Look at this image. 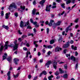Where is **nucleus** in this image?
Wrapping results in <instances>:
<instances>
[{
  "label": "nucleus",
  "instance_id": "obj_1",
  "mask_svg": "<svg viewBox=\"0 0 80 80\" xmlns=\"http://www.w3.org/2000/svg\"><path fill=\"white\" fill-rule=\"evenodd\" d=\"M13 8H14L17 9V5H15V4L14 3H12L9 6V7L8 8V10H11V9H12Z\"/></svg>",
  "mask_w": 80,
  "mask_h": 80
},
{
  "label": "nucleus",
  "instance_id": "obj_2",
  "mask_svg": "<svg viewBox=\"0 0 80 80\" xmlns=\"http://www.w3.org/2000/svg\"><path fill=\"white\" fill-rule=\"evenodd\" d=\"M17 40H16L14 42V43L15 44L14 46H13V48H14V50H17V49L18 48V44H17Z\"/></svg>",
  "mask_w": 80,
  "mask_h": 80
},
{
  "label": "nucleus",
  "instance_id": "obj_3",
  "mask_svg": "<svg viewBox=\"0 0 80 80\" xmlns=\"http://www.w3.org/2000/svg\"><path fill=\"white\" fill-rule=\"evenodd\" d=\"M32 14L35 15H40L39 13V12H37L36 13V9H33V10L32 11Z\"/></svg>",
  "mask_w": 80,
  "mask_h": 80
},
{
  "label": "nucleus",
  "instance_id": "obj_4",
  "mask_svg": "<svg viewBox=\"0 0 80 80\" xmlns=\"http://www.w3.org/2000/svg\"><path fill=\"white\" fill-rule=\"evenodd\" d=\"M52 7V5H50L49 6L47 5L46 8V10L47 12H50V9H51V7Z\"/></svg>",
  "mask_w": 80,
  "mask_h": 80
},
{
  "label": "nucleus",
  "instance_id": "obj_5",
  "mask_svg": "<svg viewBox=\"0 0 80 80\" xmlns=\"http://www.w3.org/2000/svg\"><path fill=\"white\" fill-rule=\"evenodd\" d=\"M57 62H56V61L55 60H54L53 61V66L55 68V69H56L57 68Z\"/></svg>",
  "mask_w": 80,
  "mask_h": 80
},
{
  "label": "nucleus",
  "instance_id": "obj_6",
  "mask_svg": "<svg viewBox=\"0 0 80 80\" xmlns=\"http://www.w3.org/2000/svg\"><path fill=\"white\" fill-rule=\"evenodd\" d=\"M52 61H48L46 63L45 66H47V68H48V67H49V66H50V65Z\"/></svg>",
  "mask_w": 80,
  "mask_h": 80
},
{
  "label": "nucleus",
  "instance_id": "obj_7",
  "mask_svg": "<svg viewBox=\"0 0 80 80\" xmlns=\"http://www.w3.org/2000/svg\"><path fill=\"white\" fill-rule=\"evenodd\" d=\"M44 47H45L46 48H53V46H52L51 45H49L48 46H46L45 45H44L43 46Z\"/></svg>",
  "mask_w": 80,
  "mask_h": 80
},
{
  "label": "nucleus",
  "instance_id": "obj_8",
  "mask_svg": "<svg viewBox=\"0 0 80 80\" xmlns=\"http://www.w3.org/2000/svg\"><path fill=\"white\" fill-rule=\"evenodd\" d=\"M67 44L63 45V48H67L69 47V44L70 43V42H67Z\"/></svg>",
  "mask_w": 80,
  "mask_h": 80
},
{
  "label": "nucleus",
  "instance_id": "obj_9",
  "mask_svg": "<svg viewBox=\"0 0 80 80\" xmlns=\"http://www.w3.org/2000/svg\"><path fill=\"white\" fill-rule=\"evenodd\" d=\"M5 44L4 45V47L5 48V49H4V50H7V49H8V41H7L5 42Z\"/></svg>",
  "mask_w": 80,
  "mask_h": 80
},
{
  "label": "nucleus",
  "instance_id": "obj_10",
  "mask_svg": "<svg viewBox=\"0 0 80 80\" xmlns=\"http://www.w3.org/2000/svg\"><path fill=\"white\" fill-rule=\"evenodd\" d=\"M7 54L6 53H4V55L2 56L3 59L2 61H3L4 60H5L7 58Z\"/></svg>",
  "mask_w": 80,
  "mask_h": 80
},
{
  "label": "nucleus",
  "instance_id": "obj_11",
  "mask_svg": "<svg viewBox=\"0 0 80 80\" xmlns=\"http://www.w3.org/2000/svg\"><path fill=\"white\" fill-rule=\"evenodd\" d=\"M61 23V22L60 21H58L56 23H54L53 24V25L54 26H59Z\"/></svg>",
  "mask_w": 80,
  "mask_h": 80
},
{
  "label": "nucleus",
  "instance_id": "obj_12",
  "mask_svg": "<svg viewBox=\"0 0 80 80\" xmlns=\"http://www.w3.org/2000/svg\"><path fill=\"white\" fill-rule=\"evenodd\" d=\"M71 25L69 26L68 28H66V32H68V29H69V28H70V27H72V26L73 24L72 23H71Z\"/></svg>",
  "mask_w": 80,
  "mask_h": 80
},
{
  "label": "nucleus",
  "instance_id": "obj_13",
  "mask_svg": "<svg viewBox=\"0 0 80 80\" xmlns=\"http://www.w3.org/2000/svg\"><path fill=\"white\" fill-rule=\"evenodd\" d=\"M53 22H54V21L52 20H51L50 21V22L48 24V25L49 26V27H51V26L52 25V23H53Z\"/></svg>",
  "mask_w": 80,
  "mask_h": 80
},
{
  "label": "nucleus",
  "instance_id": "obj_14",
  "mask_svg": "<svg viewBox=\"0 0 80 80\" xmlns=\"http://www.w3.org/2000/svg\"><path fill=\"white\" fill-rule=\"evenodd\" d=\"M68 59L69 60H70V59H71V60H73V61H75V57H73V56H72L71 57V58H68Z\"/></svg>",
  "mask_w": 80,
  "mask_h": 80
},
{
  "label": "nucleus",
  "instance_id": "obj_15",
  "mask_svg": "<svg viewBox=\"0 0 80 80\" xmlns=\"http://www.w3.org/2000/svg\"><path fill=\"white\" fill-rule=\"evenodd\" d=\"M14 63L16 65H18V62L19 61V60L15 58L14 59Z\"/></svg>",
  "mask_w": 80,
  "mask_h": 80
},
{
  "label": "nucleus",
  "instance_id": "obj_16",
  "mask_svg": "<svg viewBox=\"0 0 80 80\" xmlns=\"http://www.w3.org/2000/svg\"><path fill=\"white\" fill-rule=\"evenodd\" d=\"M45 2V0H42L40 2V4L42 6H43V3Z\"/></svg>",
  "mask_w": 80,
  "mask_h": 80
},
{
  "label": "nucleus",
  "instance_id": "obj_17",
  "mask_svg": "<svg viewBox=\"0 0 80 80\" xmlns=\"http://www.w3.org/2000/svg\"><path fill=\"white\" fill-rule=\"evenodd\" d=\"M71 48L72 50H77V47L75 46L74 47V46L73 45H72L71 46Z\"/></svg>",
  "mask_w": 80,
  "mask_h": 80
},
{
  "label": "nucleus",
  "instance_id": "obj_18",
  "mask_svg": "<svg viewBox=\"0 0 80 80\" xmlns=\"http://www.w3.org/2000/svg\"><path fill=\"white\" fill-rule=\"evenodd\" d=\"M33 25H35L36 27H38L39 26V24H37V22L35 21V22H33Z\"/></svg>",
  "mask_w": 80,
  "mask_h": 80
},
{
  "label": "nucleus",
  "instance_id": "obj_19",
  "mask_svg": "<svg viewBox=\"0 0 80 80\" xmlns=\"http://www.w3.org/2000/svg\"><path fill=\"white\" fill-rule=\"evenodd\" d=\"M62 50V48H60L58 47H57L55 49V52H59V50Z\"/></svg>",
  "mask_w": 80,
  "mask_h": 80
},
{
  "label": "nucleus",
  "instance_id": "obj_20",
  "mask_svg": "<svg viewBox=\"0 0 80 80\" xmlns=\"http://www.w3.org/2000/svg\"><path fill=\"white\" fill-rule=\"evenodd\" d=\"M2 27L4 28H5L6 30H8V28H9V27H8V26L5 25H3L2 26Z\"/></svg>",
  "mask_w": 80,
  "mask_h": 80
},
{
  "label": "nucleus",
  "instance_id": "obj_21",
  "mask_svg": "<svg viewBox=\"0 0 80 80\" xmlns=\"http://www.w3.org/2000/svg\"><path fill=\"white\" fill-rule=\"evenodd\" d=\"M4 47V46H1V47L0 48V54L2 53V50H3Z\"/></svg>",
  "mask_w": 80,
  "mask_h": 80
},
{
  "label": "nucleus",
  "instance_id": "obj_22",
  "mask_svg": "<svg viewBox=\"0 0 80 80\" xmlns=\"http://www.w3.org/2000/svg\"><path fill=\"white\" fill-rule=\"evenodd\" d=\"M20 27H21V28H23V21H21L20 24Z\"/></svg>",
  "mask_w": 80,
  "mask_h": 80
},
{
  "label": "nucleus",
  "instance_id": "obj_23",
  "mask_svg": "<svg viewBox=\"0 0 80 80\" xmlns=\"http://www.w3.org/2000/svg\"><path fill=\"white\" fill-rule=\"evenodd\" d=\"M27 28L28 29H32V27H31V25H30V23H29V24L28 25V26H27Z\"/></svg>",
  "mask_w": 80,
  "mask_h": 80
},
{
  "label": "nucleus",
  "instance_id": "obj_24",
  "mask_svg": "<svg viewBox=\"0 0 80 80\" xmlns=\"http://www.w3.org/2000/svg\"><path fill=\"white\" fill-rule=\"evenodd\" d=\"M12 57H10L9 58H8V59H7V60L9 62H10L12 60Z\"/></svg>",
  "mask_w": 80,
  "mask_h": 80
},
{
  "label": "nucleus",
  "instance_id": "obj_25",
  "mask_svg": "<svg viewBox=\"0 0 80 80\" xmlns=\"http://www.w3.org/2000/svg\"><path fill=\"white\" fill-rule=\"evenodd\" d=\"M59 70L60 72V73H64V71L62 70V69L61 68H59Z\"/></svg>",
  "mask_w": 80,
  "mask_h": 80
},
{
  "label": "nucleus",
  "instance_id": "obj_26",
  "mask_svg": "<svg viewBox=\"0 0 80 80\" xmlns=\"http://www.w3.org/2000/svg\"><path fill=\"white\" fill-rule=\"evenodd\" d=\"M66 4L68 5V4H69V3H71V0H67L66 1Z\"/></svg>",
  "mask_w": 80,
  "mask_h": 80
},
{
  "label": "nucleus",
  "instance_id": "obj_27",
  "mask_svg": "<svg viewBox=\"0 0 80 80\" xmlns=\"http://www.w3.org/2000/svg\"><path fill=\"white\" fill-rule=\"evenodd\" d=\"M53 75H51L48 77V79L49 80H52V78H53Z\"/></svg>",
  "mask_w": 80,
  "mask_h": 80
},
{
  "label": "nucleus",
  "instance_id": "obj_28",
  "mask_svg": "<svg viewBox=\"0 0 80 80\" xmlns=\"http://www.w3.org/2000/svg\"><path fill=\"white\" fill-rule=\"evenodd\" d=\"M54 42L55 41L53 39L51 40V41H50V44H53V43H54Z\"/></svg>",
  "mask_w": 80,
  "mask_h": 80
},
{
  "label": "nucleus",
  "instance_id": "obj_29",
  "mask_svg": "<svg viewBox=\"0 0 80 80\" xmlns=\"http://www.w3.org/2000/svg\"><path fill=\"white\" fill-rule=\"evenodd\" d=\"M9 18V17H8V13H6L5 16L6 19H8Z\"/></svg>",
  "mask_w": 80,
  "mask_h": 80
},
{
  "label": "nucleus",
  "instance_id": "obj_30",
  "mask_svg": "<svg viewBox=\"0 0 80 80\" xmlns=\"http://www.w3.org/2000/svg\"><path fill=\"white\" fill-rule=\"evenodd\" d=\"M29 24V21H28L26 23V24L24 25V27L26 26H28V25Z\"/></svg>",
  "mask_w": 80,
  "mask_h": 80
},
{
  "label": "nucleus",
  "instance_id": "obj_31",
  "mask_svg": "<svg viewBox=\"0 0 80 80\" xmlns=\"http://www.w3.org/2000/svg\"><path fill=\"white\" fill-rule=\"evenodd\" d=\"M55 75L57 76V75H59V72L57 71H56V72L55 73Z\"/></svg>",
  "mask_w": 80,
  "mask_h": 80
},
{
  "label": "nucleus",
  "instance_id": "obj_32",
  "mask_svg": "<svg viewBox=\"0 0 80 80\" xmlns=\"http://www.w3.org/2000/svg\"><path fill=\"white\" fill-rule=\"evenodd\" d=\"M78 63H77L75 65V69H78Z\"/></svg>",
  "mask_w": 80,
  "mask_h": 80
},
{
  "label": "nucleus",
  "instance_id": "obj_33",
  "mask_svg": "<svg viewBox=\"0 0 80 80\" xmlns=\"http://www.w3.org/2000/svg\"><path fill=\"white\" fill-rule=\"evenodd\" d=\"M8 47H13V44L10 43V45H8Z\"/></svg>",
  "mask_w": 80,
  "mask_h": 80
},
{
  "label": "nucleus",
  "instance_id": "obj_34",
  "mask_svg": "<svg viewBox=\"0 0 80 80\" xmlns=\"http://www.w3.org/2000/svg\"><path fill=\"white\" fill-rule=\"evenodd\" d=\"M42 73L43 74H44V75H46L47 74V72L45 71H43L42 72Z\"/></svg>",
  "mask_w": 80,
  "mask_h": 80
},
{
  "label": "nucleus",
  "instance_id": "obj_35",
  "mask_svg": "<svg viewBox=\"0 0 80 80\" xmlns=\"http://www.w3.org/2000/svg\"><path fill=\"white\" fill-rule=\"evenodd\" d=\"M18 75H19V73L17 74L16 75H13L14 77V78H17V77H18Z\"/></svg>",
  "mask_w": 80,
  "mask_h": 80
},
{
  "label": "nucleus",
  "instance_id": "obj_36",
  "mask_svg": "<svg viewBox=\"0 0 80 80\" xmlns=\"http://www.w3.org/2000/svg\"><path fill=\"white\" fill-rule=\"evenodd\" d=\"M63 77L64 78H67V74H64L63 76Z\"/></svg>",
  "mask_w": 80,
  "mask_h": 80
},
{
  "label": "nucleus",
  "instance_id": "obj_37",
  "mask_svg": "<svg viewBox=\"0 0 80 80\" xmlns=\"http://www.w3.org/2000/svg\"><path fill=\"white\" fill-rule=\"evenodd\" d=\"M20 8L21 9H22V10H25V7L24 6L22 7V6H21Z\"/></svg>",
  "mask_w": 80,
  "mask_h": 80
},
{
  "label": "nucleus",
  "instance_id": "obj_38",
  "mask_svg": "<svg viewBox=\"0 0 80 80\" xmlns=\"http://www.w3.org/2000/svg\"><path fill=\"white\" fill-rule=\"evenodd\" d=\"M61 7L62 8H65V4H62L61 5Z\"/></svg>",
  "mask_w": 80,
  "mask_h": 80
},
{
  "label": "nucleus",
  "instance_id": "obj_39",
  "mask_svg": "<svg viewBox=\"0 0 80 80\" xmlns=\"http://www.w3.org/2000/svg\"><path fill=\"white\" fill-rule=\"evenodd\" d=\"M58 41H59V42H62V38L60 37L59 38V39Z\"/></svg>",
  "mask_w": 80,
  "mask_h": 80
},
{
  "label": "nucleus",
  "instance_id": "obj_40",
  "mask_svg": "<svg viewBox=\"0 0 80 80\" xmlns=\"http://www.w3.org/2000/svg\"><path fill=\"white\" fill-rule=\"evenodd\" d=\"M46 30H47V33L48 34V32H49V31H50V29H49V28H47Z\"/></svg>",
  "mask_w": 80,
  "mask_h": 80
},
{
  "label": "nucleus",
  "instance_id": "obj_41",
  "mask_svg": "<svg viewBox=\"0 0 80 80\" xmlns=\"http://www.w3.org/2000/svg\"><path fill=\"white\" fill-rule=\"evenodd\" d=\"M14 15L15 16V17H18V13L17 12H15L14 13Z\"/></svg>",
  "mask_w": 80,
  "mask_h": 80
},
{
  "label": "nucleus",
  "instance_id": "obj_42",
  "mask_svg": "<svg viewBox=\"0 0 80 80\" xmlns=\"http://www.w3.org/2000/svg\"><path fill=\"white\" fill-rule=\"evenodd\" d=\"M1 16H2V17H3V15H4V13H3V11H2L1 12Z\"/></svg>",
  "mask_w": 80,
  "mask_h": 80
},
{
  "label": "nucleus",
  "instance_id": "obj_43",
  "mask_svg": "<svg viewBox=\"0 0 80 80\" xmlns=\"http://www.w3.org/2000/svg\"><path fill=\"white\" fill-rule=\"evenodd\" d=\"M66 56L67 57H70V54H66Z\"/></svg>",
  "mask_w": 80,
  "mask_h": 80
},
{
  "label": "nucleus",
  "instance_id": "obj_44",
  "mask_svg": "<svg viewBox=\"0 0 80 80\" xmlns=\"http://www.w3.org/2000/svg\"><path fill=\"white\" fill-rule=\"evenodd\" d=\"M64 67L65 69H67V64H65Z\"/></svg>",
  "mask_w": 80,
  "mask_h": 80
},
{
  "label": "nucleus",
  "instance_id": "obj_45",
  "mask_svg": "<svg viewBox=\"0 0 80 80\" xmlns=\"http://www.w3.org/2000/svg\"><path fill=\"white\" fill-rule=\"evenodd\" d=\"M38 41H34V45L37 44V43H38Z\"/></svg>",
  "mask_w": 80,
  "mask_h": 80
},
{
  "label": "nucleus",
  "instance_id": "obj_46",
  "mask_svg": "<svg viewBox=\"0 0 80 80\" xmlns=\"http://www.w3.org/2000/svg\"><path fill=\"white\" fill-rule=\"evenodd\" d=\"M78 18H77L75 20L74 22L77 23V22H78Z\"/></svg>",
  "mask_w": 80,
  "mask_h": 80
},
{
  "label": "nucleus",
  "instance_id": "obj_47",
  "mask_svg": "<svg viewBox=\"0 0 80 80\" xmlns=\"http://www.w3.org/2000/svg\"><path fill=\"white\" fill-rule=\"evenodd\" d=\"M43 62V58L41 59L39 61V62H40V63H42Z\"/></svg>",
  "mask_w": 80,
  "mask_h": 80
},
{
  "label": "nucleus",
  "instance_id": "obj_48",
  "mask_svg": "<svg viewBox=\"0 0 80 80\" xmlns=\"http://www.w3.org/2000/svg\"><path fill=\"white\" fill-rule=\"evenodd\" d=\"M8 76H9L10 75V71H8L7 73Z\"/></svg>",
  "mask_w": 80,
  "mask_h": 80
},
{
  "label": "nucleus",
  "instance_id": "obj_49",
  "mask_svg": "<svg viewBox=\"0 0 80 80\" xmlns=\"http://www.w3.org/2000/svg\"><path fill=\"white\" fill-rule=\"evenodd\" d=\"M33 30L34 33H36V32H37V30H36V28H34L33 29Z\"/></svg>",
  "mask_w": 80,
  "mask_h": 80
},
{
  "label": "nucleus",
  "instance_id": "obj_50",
  "mask_svg": "<svg viewBox=\"0 0 80 80\" xmlns=\"http://www.w3.org/2000/svg\"><path fill=\"white\" fill-rule=\"evenodd\" d=\"M31 35H32V37H33L34 34L33 33H30V34H28V36H30Z\"/></svg>",
  "mask_w": 80,
  "mask_h": 80
},
{
  "label": "nucleus",
  "instance_id": "obj_51",
  "mask_svg": "<svg viewBox=\"0 0 80 80\" xmlns=\"http://www.w3.org/2000/svg\"><path fill=\"white\" fill-rule=\"evenodd\" d=\"M18 33L20 34V35H22V33L20 32V30L18 31Z\"/></svg>",
  "mask_w": 80,
  "mask_h": 80
},
{
  "label": "nucleus",
  "instance_id": "obj_52",
  "mask_svg": "<svg viewBox=\"0 0 80 80\" xmlns=\"http://www.w3.org/2000/svg\"><path fill=\"white\" fill-rule=\"evenodd\" d=\"M23 49L24 50H25V51H27V48L26 47L23 48Z\"/></svg>",
  "mask_w": 80,
  "mask_h": 80
},
{
  "label": "nucleus",
  "instance_id": "obj_53",
  "mask_svg": "<svg viewBox=\"0 0 80 80\" xmlns=\"http://www.w3.org/2000/svg\"><path fill=\"white\" fill-rule=\"evenodd\" d=\"M30 22L32 23H33V20H32V19H30Z\"/></svg>",
  "mask_w": 80,
  "mask_h": 80
},
{
  "label": "nucleus",
  "instance_id": "obj_54",
  "mask_svg": "<svg viewBox=\"0 0 80 80\" xmlns=\"http://www.w3.org/2000/svg\"><path fill=\"white\" fill-rule=\"evenodd\" d=\"M78 54V52H77V51H76L75 52V55L76 56H77Z\"/></svg>",
  "mask_w": 80,
  "mask_h": 80
},
{
  "label": "nucleus",
  "instance_id": "obj_55",
  "mask_svg": "<svg viewBox=\"0 0 80 80\" xmlns=\"http://www.w3.org/2000/svg\"><path fill=\"white\" fill-rule=\"evenodd\" d=\"M26 45L28 47H30V44L29 43H27Z\"/></svg>",
  "mask_w": 80,
  "mask_h": 80
},
{
  "label": "nucleus",
  "instance_id": "obj_56",
  "mask_svg": "<svg viewBox=\"0 0 80 80\" xmlns=\"http://www.w3.org/2000/svg\"><path fill=\"white\" fill-rule=\"evenodd\" d=\"M43 75V73L42 72L40 73V75L39 76V77H41Z\"/></svg>",
  "mask_w": 80,
  "mask_h": 80
},
{
  "label": "nucleus",
  "instance_id": "obj_57",
  "mask_svg": "<svg viewBox=\"0 0 80 80\" xmlns=\"http://www.w3.org/2000/svg\"><path fill=\"white\" fill-rule=\"evenodd\" d=\"M26 37H27V36L26 35H23L22 37V38H26Z\"/></svg>",
  "mask_w": 80,
  "mask_h": 80
},
{
  "label": "nucleus",
  "instance_id": "obj_58",
  "mask_svg": "<svg viewBox=\"0 0 80 80\" xmlns=\"http://www.w3.org/2000/svg\"><path fill=\"white\" fill-rule=\"evenodd\" d=\"M73 41L72 40H71L70 41V43L71 44H73Z\"/></svg>",
  "mask_w": 80,
  "mask_h": 80
},
{
  "label": "nucleus",
  "instance_id": "obj_59",
  "mask_svg": "<svg viewBox=\"0 0 80 80\" xmlns=\"http://www.w3.org/2000/svg\"><path fill=\"white\" fill-rule=\"evenodd\" d=\"M51 53V52H50V51H49L48 52V55H50Z\"/></svg>",
  "mask_w": 80,
  "mask_h": 80
},
{
  "label": "nucleus",
  "instance_id": "obj_60",
  "mask_svg": "<svg viewBox=\"0 0 80 80\" xmlns=\"http://www.w3.org/2000/svg\"><path fill=\"white\" fill-rule=\"evenodd\" d=\"M52 8H56V6L53 5L52 6Z\"/></svg>",
  "mask_w": 80,
  "mask_h": 80
},
{
  "label": "nucleus",
  "instance_id": "obj_61",
  "mask_svg": "<svg viewBox=\"0 0 80 80\" xmlns=\"http://www.w3.org/2000/svg\"><path fill=\"white\" fill-rule=\"evenodd\" d=\"M79 26H78V25H77L76 26H75V28H78Z\"/></svg>",
  "mask_w": 80,
  "mask_h": 80
},
{
  "label": "nucleus",
  "instance_id": "obj_62",
  "mask_svg": "<svg viewBox=\"0 0 80 80\" xmlns=\"http://www.w3.org/2000/svg\"><path fill=\"white\" fill-rule=\"evenodd\" d=\"M33 5H36V2H35V1H34L33 2Z\"/></svg>",
  "mask_w": 80,
  "mask_h": 80
},
{
  "label": "nucleus",
  "instance_id": "obj_63",
  "mask_svg": "<svg viewBox=\"0 0 80 80\" xmlns=\"http://www.w3.org/2000/svg\"><path fill=\"white\" fill-rule=\"evenodd\" d=\"M70 36L71 37H73V33H70Z\"/></svg>",
  "mask_w": 80,
  "mask_h": 80
},
{
  "label": "nucleus",
  "instance_id": "obj_64",
  "mask_svg": "<svg viewBox=\"0 0 80 80\" xmlns=\"http://www.w3.org/2000/svg\"><path fill=\"white\" fill-rule=\"evenodd\" d=\"M37 77H38L37 76H36L35 77L33 80H36V79L37 78Z\"/></svg>",
  "mask_w": 80,
  "mask_h": 80
}]
</instances>
